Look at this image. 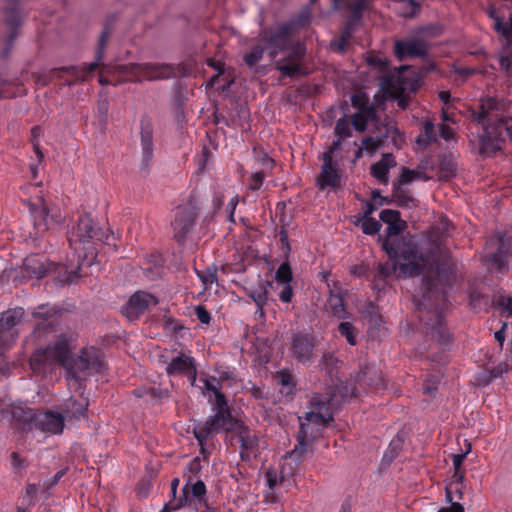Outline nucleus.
I'll use <instances>...</instances> for the list:
<instances>
[{"instance_id":"f257e3e1","label":"nucleus","mask_w":512,"mask_h":512,"mask_svg":"<svg viewBox=\"0 0 512 512\" xmlns=\"http://www.w3.org/2000/svg\"><path fill=\"white\" fill-rule=\"evenodd\" d=\"M472 122L481 124L478 150L482 157H492L512 142V111L506 98H479L467 110Z\"/></svg>"},{"instance_id":"f03ea898","label":"nucleus","mask_w":512,"mask_h":512,"mask_svg":"<svg viewBox=\"0 0 512 512\" xmlns=\"http://www.w3.org/2000/svg\"><path fill=\"white\" fill-rule=\"evenodd\" d=\"M453 269L441 264L437 267L436 277L424 276L422 298L417 303L419 319L424 324L426 333L440 344H447L452 336L444 321L447 308L445 286L451 284Z\"/></svg>"},{"instance_id":"7ed1b4c3","label":"nucleus","mask_w":512,"mask_h":512,"mask_svg":"<svg viewBox=\"0 0 512 512\" xmlns=\"http://www.w3.org/2000/svg\"><path fill=\"white\" fill-rule=\"evenodd\" d=\"M347 393L338 395L335 389H328L325 393H315L310 399L311 411L305 415V422L300 423L298 438L310 441L314 436L312 423L319 426H328L332 422L333 414L340 406Z\"/></svg>"},{"instance_id":"20e7f679","label":"nucleus","mask_w":512,"mask_h":512,"mask_svg":"<svg viewBox=\"0 0 512 512\" xmlns=\"http://www.w3.org/2000/svg\"><path fill=\"white\" fill-rule=\"evenodd\" d=\"M173 74V68L169 65L131 63L128 65H117L113 68H103L100 71L98 80L101 85H116L122 80H152L168 78Z\"/></svg>"},{"instance_id":"39448f33","label":"nucleus","mask_w":512,"mask_h":512,"mask_svg":"<svg viewBox=\"0 0 512 512\" xmlns=\"http://www.w3.org/2000/svg\"><path fill=\"white\" fill-rule=\"evenodd\" d=\"M110 238L109 233L98 227L89 214H79L77 220L74 224H72L69 232H68V242L71 248L78 253V264L80 266L82 263L80 260L84 261L89 256L93 258L94 249L91 246L83 247L84 253L80 252L81 245L90 244L92 241L99 242H108Z\"/></svg>"},{"instance_id":"423d86ee","label":"nucleus","mask_w":512,"mask_h":512,"mask_svg":"<svg viewBox=\"0 0 512 512\" xmlns=\"http://www.w3.org/2000/svg\"><path fill=\"white\" fill-rule=\"evenodd\" d=\"M80 264L76 268H69L61 263L52 262L44 255H28L22 264L24 276L31 279H42L50 274L55 275L61 283H72L79 276Z\"/></svg>"},{"instance_id":"0eeeda50","label":"nucleus","mask_w":512,"mask_h":512,"mask_svg":"<svg viewBox=\"0 0 512 512\" xmlns=\"http://www.w3.org/2000/svg\"><path fill=\"white\" fill-rule=\"evenodd\" d=\"M423 82V72L402 66L380 77L382 96H402L416 92Z\"/></svg>"},{"instance_id":"6e6552de","label":"nucleus","mask_w":512,"mask_h":512,"mask_svg":"<svg viewBox=\"0 0 512 512\" xmlns=\"http://www.w3.org/2000/svg\"><path fill=\"white\" fill-rule=\"evenodd\" d=\"M29 206L37 236H41L52 225L61 222L60 212L57 209H50L43 195L37 196Z\"/></svg>"},{"instance_id":"1a4fd4ad","label":"nucleus","mask_w":512,"mask_h":512,"mask_svg":"<svg viewBox=\"0 0 512 512\" xmlns=\"http://www.w3.org/2000/svg\"><path fill=\"white\" fill-rule=\"evenodd\" d=\"M316 337L313 332H295L290 338L289 353L298 363L310 365L314 360Z\"/></svg>"},{"instance_id":"9d476101","label":"nucleus","mask_w":512,"mask_h":512,"mask_svg":"<svg viewBox=\"0 0 512 512\" xmlns=\"http://www.w3.org/2000/svg\"><path fill=\"white\" fill-rule=\"evenodd\" d=\"M197 217V207L191 202L177 208L171 227L174 238L179 244L185 243L187 236L195 226Z\"/></svg>"},{"instance_id":"9b49d317","label":"nucleus","mask_w":512,"mask_h":512,"mask_svg":"<svg viewBox=\"0 0 512 512\" xmlns=\"http://www.w3.org/2000/svg\"><path fill=\"white\" fill-rule=\"evenodd\" d=\"M74 369L69 374L76 380H81L85 375L99 373L104 368L99 351L94 348H84L77 359L73 361Z\"/></svg>"},{"instance_id":"f8f14e48","label":"nucleus","mask_w":512,"mask_h":512,"mask_svg":"<svg viewBox=\"0 0 512 512\" xmlns=\"http://www.w3.org/2000/svg\"><path fill=\"white\" fill-rule=\"evenodd\" d=\"M24 315V309L16 307L3 312L0 317V349H7L16 340L15 326Z\"/></svg>"},{"instance_id":"ddd939ff","label":"nucleus","mask_w":512,"mask_h":512,"mask_svg":"<svg viewBox=\"0 0 512 512\" xmlns=\"http://www.w3.org/2000/svg\"><path fill=\"white\" fill-rule=\"evenodd\" d=\"M382 249L386 252L389 260H422L417 246L404 238L395 240L383 239Z\"/></svg>"},{"instance_id":"4468645a","label":"nucleus","mask_w":512,"mask_h":512,"mask_svg":"<svg viewBox=\"0 0 512 512\" xmlns=\"http://www.w3.org/2000/svg\"><path fill=\"white\" fill-rule=\"evenodd\" d=\"M72 334H60L53 345H48L47 349L57 364L63 366L67 372L74 369L72 357Z\"/></svg>"},{"instance_id":"2eb2a0df","label":"nucleus","mask_w":512,"mask_h":512,"mask_svg":"<svg viewBox=\"0 0 512 512\" xmlns=\"http://www.w3.org/2000/svg\"><path fill=\"white\" fill-rule=\"evenodd\" d=\"M352 106L358 111L351 116L350 122L355 130L364 132L367 124L377 118V112L374 105H370V98H350Z\"/></svg>"},{"instance_id":"dca6fc26","label":"nucleus","mask_w":512,"mask_h":512,"mask_svg":"<svg viewBox=\"0 0 512 512\" xmlns=\"http://www.w3.org/2000/svg\"><path fill=\"white\" fill-rule=\"evenodd\" d=\"M157 299L146 292L138 291L134 293L125 306L122 307V314L130 321L136 320L144 314L151 305L155 306Z\"/></svg>"},{"instance_id":"f3484780","label":"nucleus","mask_w":512,"mask_h":512,"mask_svg":"<svg viewBox=\"0 0 512 512\" xmlns=\"http://www.w3.org/2000/svg\"><path fill=\"white\" fill-rule=\"evenodd\" d=\"M233 427L227 425L226 423H222L219 417H209L205 422H201L196 424L193 427V435L196 438L199 446L201 454L205 453V445L208 439L220 432L221 430L229 431Z\"/></svg>"},{"instance_id":"a211bd4d","label":"nucleus","mask_w":512,"mask_h":512,"mask_svg":"<svg viewBox=\"0 0 512 512\" xmlns=\"http://www.w3.org/2000/svg\"><path fill=\"white\" fill-rule=\"evenodd\" d=\"M65 427V417L62 413L53 410H38L36 429L49 435H59Z\"/></svg>"},{"instance_id":"6ab92c4d","label":"nucleus","mask_w":512,"mask_h":512,"mask_svg":"<svg viewBox=\"0 0 512 512\" xmlns=\"http://www.w3.org/2000/svg\"><path fill=\"white\" fill-rule=\"evenodd\" d=\"M61 315L62 309L56 305H39L32 312V316L39 320V323L35 327V332H45L58 325Z\"/></svg>"},{"instance_id":"aec40b11","label":"nucleus","mask_w":512,"mask_h":512,"mask_svg":"<svg viewBox=\"0 0 512 512\" xmlns=\"http://www.w3.org/2000/svg\"><path fill=\"white\" fill-rule=\"evenodd\" d=\"M110 30L105 28L101 33L99 41H98V49L96 51V60L91 62L90 64L82 65V66H73L70 68H65L66 72L71 76H74L76 79L85 80L88 78L90 73H92L96 68H98L100 61L103 58V52L106 45V42L110 36Z\"/></svg>"},{"instance_id":"412c9836","label":"nucleus","mask_w":512,"mask_h":512,"mask_svg":"<svg viewBox=\"0 0 512 512\" xmlns=\"http://www.w3.org/2000/svg\"><path fill=\"white\" fill-rule=\"evenodd\" d=\"M323 161L321 172L316 178L317 187L324 190L327 187L338 188L340 187L341 175L337 169V161L328 159V157L320 158Z\"/></svg>"},{"instance_id":"4be33fe9","label":"nucleus","mask_w":512,"mask_h":512,"mask_svg":"<svg viewBox=\"0 0 512 512\" xmlns=\"http://www.w3.org/2000/svg\"><path fill=\"white\" fill-rule=\"evenodd\" d=\"M37 412L32 408L13 406L11 409V422L19 432L28 433L36 429Z\"/></svg>"},{"instance_id":"5701e85b","label":"nucleus","mask_w":512,"mask_h":512,"mask_svg":"<svg viewBox=\"0 0 512 512\" xmlns=\"http://www.w3.org/2000/svg\"><path fill=\"white\" fill-rule=\"evenodd\" d=\"M346 291L343 290L339 282L335 281L333 288L330 289L329 297L326 303L327 311L338 319H347L350 317L345 307Z\"/></svg>"},{"instance_id":"b1692460","label":"nucleus","mask_w":512,"mask_h":512,"mask_svg":"<svg viewBox=\"0 0 512 512\" xmlns=\"http://www.w3.org/2000/svg\"><path fill=\"white\" fill-rule=\"evenodd\" d=\"M305 50L301 45L293 47L289 51L288 58L278 63L277 69L283 76L296 77L304 74L301 68L302 58Z\"/></svg>"},{"instance_id":"393cba45","label":"nucleus","mask_w":512,"mask_h":512,"mask_svg":"<svg viewBox=\"0 0 512 512\" xmlns=\"http://www.w3.org/2000/svg\"><path fill=\"white\" fill-rule=\"evenodd\" d=\"M142 166L148 168L153 159V124L148 117H143L140 122Z\"/></svg>"},{"instance_id":"a878e982","label":"nucleus","mask_w":512,"mask_h":512,"mask_svg":"<svg viewBox=\"0 0 512 512\" xmlns=\"http://www.w3.org/2000/svg\"><path fill=\"white\" fill-rule=\"evenodd\" d=\"M395 56L399 60L405 57H422L427 54L428 46L425 41L419 39L395 41Z\"/></svg>"},{"instance_id":"bb28decb","label":"nucleus","mask_w":512,"mask_h":512,"mask_svg":"<svg viewBox=\"0 0 512 512\" xmlns=\"http://www.w3.org/2000/svg\"><path fill=\"white\" fill-rule=\"evenodd\" d=\"M489 15L493 20L495 30L506 40L508 45L512 44V12L491 8Z\"/></svg>"},{"instance_id":"cd10ccee","label":"nucleus","mask_w":512,"mask_h":512,"mask_svg":"<svg viewBox=\"0 0 512 512\" xmlns=\"http://www.w3.org/2000/svg\"><path fill=\"white\" fill-rule=\"evenodd\" d=\"M290 30L291 27L289 25H280L271 33L270 37L266 39L267 48L272 57H276L279 52L288 49Z\"/></svg>"},{"instance_id":"c85d7f7f","label":"nucleus","mask_w":512,"mask_h":512,"mask_svg":"<svg viewBox=\"0 0 512 512\" xmlns=\"http://www.w3.org/2000/svg\"><path fill=\"white\" fill-rule=\"evenodd\" d=\"M206 485L202 480H198L195 483H191V479H189L185 485L182 487V495L180 497H187V506H191L194 504L195 509H197V505L206 506Z\"/></svg>"},{"instance_id":"c756f323","label":"nucleus","mask_w":512,"mask_h":512,"mask_svg":"<svg viewBox=\"0 0 512 512\" xmlns=\"http://www.w3.org/2000/svg\"><path fill=\"white\" fill-rule=\"evenodd\" d=\"M240 458L244 462H251L259 454V438L252 434L248 429H244L239 434Z\"/></svg>"},{"instance_id":"7c9ffc66","label":"nucleus","mask_w":512,"mask_h":512,"mask_svg":"<svg viewBox=\"0 0 512 512\" xmlns=\"http://www.w3.org/2000/svg\"><path fill=\"white\" fill-rule=\"evenodd\" d=\"M54 364H57V362L51 356L47 347L36 350L30 358L31 369L37 374L52 370Z\"/></svg>"},{"instance_id":"2f4dec72","label":"nucleus","mask_w":512,"mask_h":512,"mask_svg":"<svg viewBox=\"0 0 512 512\" xmlns=\"http://www.w3.org/2000/svg\"><path fill=\"white\" fill-rule=\"evenodd\" d=\"M396 164L393 154L385 153L378 162L371 165L370 173L381 184H387L389 170L395 167Z\"/></svg>"},{"instance_id":"473e14b6","label":"nucleus","mask_w":512,"mask_h":512,"mask_svg":"<svg viewBox=\"0 0 512 512\" xmlns=\"http://www.w3.org/2000/svg\"><path fill=\"white\" fill-rule=\"evenodd\" d=\"M88 403L86 400H77L70 398L64 401L60 408L65 419L70 420H79L81 417L85 416L87 412Z\"/></svg>"},{"instance_id":"72a5a7b5","label":"nucleus","mask_w":512,"mask_h":512,"mask_svg":"<svg viewBox=\"0 0 512 512\" xmlns=\"http://www.w3.org/2000/svg\"><path fill=\"white\" fill-rule=\"evenodd\" d=\"M190 371H196L194 365V358L186 356L183 353L173 358L166 368V372L169 376L186 374L189 373Z\"/></svg>"},{"instance_id":"f704fd0d","label":"nucleus","mask_w":512,"mask_h":512,"mask_svg":"<svg viewBox=\"0 0 512 512\" xmlns=\"http://www.w3.org/2000/svg\"><path fill=\"white\" fill-rule=\"evenodd\" d=\"M213 411L215 414L212 417H219L222 423L233 427V418L227 404V399L221 391L214 395Z\"/></svg>"},{"instance_id":"c9c22d12","label":"nucleus","mask_w":512,"mask_h":512,"mask_svg":"<svg viewBox=\"0 0 512 512\" xmlns=\"http://www.w3.org/2000/svg\"><path fill=\"white\" fill-rule=\"evenodd\" d=\"M437 141L434 123L430 120L425 121L423 132L416 138V145L419 149H426L430 144Z\"/></svg>"},{"instance_id":"e433bc0d","label":"nucleus","mask_w":512,"mask_h":512,"mask_svg":"<svg viewBox=\"0 0 512 512\" xmlns=\"http://www.w3.org/2000/svg\"><path fill=\"white\" fill-rule=\"evenodd\" d=\"M339 364V359L332 352L324 353L319 361L320 369L325 371L332 380L334 377H337Z\"/></svg>"},{"instance_id":"4c0bfd02","label":"nucleus","mask_w":512,"mask_h":512,"mask_svg":"<svg viewBox=\"0 0 512 512\" xmlns=\"http://www.w3.org/2000/svg\"><path fill=\"white\" fill-rule=\"evenodd\" d=\"M469 305L476 311H487L491 305L489 295L472 289L469 294Z\"/></svg>"},{"instance_id":"58836bf2","label":"nucleus","mask_w":512,"mask_h":512,"mask_svg":"<svg viewBox=\"0 0 512 512\" xmlns=\"http://www.w3.org/2000/svg\"><path fill=\"white\" fill-rule=\"evenodd\" d=\"M424 264L419 260H407L405 263L398 262L399 274L403 277L418 276L423 272Z\"/></svg>"},{"instance_id":"ea45409f","label":"nucleus","mask_w":512,"mask_h":512,"mask_svg":"<svg viewBox=\"0 0 512 512\" xmlns=\"http://www.w3.org/2000/svg\"><path fill=\"white\" fill-rule=\"evenodd\" d=\"M276 379L282 386L281 393L290 395L295 389V381L293 375L288 370H281L277 373Z\"/></svg>"},{"instance_id":"a19ab883","label":"nucleus","mask_w":512,"mask_h":512,"mask_svg":"<svg viewBox=\"0 0 512 512\" xmlns=\"http://www.w3.org/2000/svg\"><path fill=\"white\" fill-rule=\"evenodd\" d=\"M366 0H333L335 8L346 6L352 13L353 18L359 19L361 17L362 9Z\"/></svg>"},{"instance_id":"79ce46f5","label":"nucleus","mask_w":512,"mask_h":512,"mask_svg":"<svg viewBox=\"0 0 512 512\" xmlns=\"http://www.w3.org/2000/svg\"><path fill=\"white\" fill-rule=\"evenodd\" d=\"M275 280L278 284H290L293 280V273L288 258L277 268Z\"/></svg>"},{"instance_id":"37998d69","label":"nucleus","mask_w":512,"mask_h":512,"mask_svg":"<svg viewBox=\"0 0 512 512\" xmlns=\"http://www.w3.org/2000/svg\"><path fill=\"white\" fill-rule=\"evenodd\" d=\"M334 134L344 140L352 136V124L346 115L336 121Z\"/></svg>"},{"instance_id":"c03bdc74","label":"nucleus","mask_w":512,"mask_h":512,"mask_svg":"<svg viewBox=\"0 0 512 512\" xmlns=\"http://www.w3.org/2000/svg\"><path fill=\"white\" fill-rule=\"evenodd\" d=\"M308 444L309 441L297 437V444L292 451L287 453V457L296 463H300L307 457Z\"/></svg>"},{"instance_id":"a18cd8bd","label":"nucleus","mask_w":512,"mask_h":512,"mask_svg":"<svg viewBox=\"0 0 512 512\" xmlns=\"http://www.w3.org/2000/svg\"><path fill=\"white\" fill-rule=\"evenodd\" d=\"M339 334L344 337L347 342L354 346L357 344V330L351 322L343 321L338 325Z\"/></svg>"},{"instance_id":"49530a36","label":"nucleus","mask_w":512,"mask_h":512,"mask_svg":"<svg viewBox=\"0 0 512 512\" xmlns=\"http://www.w3.org/2000/svg\"><path fill=\"white\" fill-rule=\"evenodd\" d=\"M398 271V261L390 260V262L379 263L376 268V277L385 280Z\"/></svg>"},{"instance_id":"de8ad7c7","label":"nucleus","mask_w":512,"mask_h":512,"mask_svg":"<svg viewBox=\"0 0 512 512\" xmlns=\"http://www.w3.org/2000/svg\"><path fill=\"white\" fill-rule=\"evenodd\" d=\"M360 382H364L368 386L374 389H382L384 388V380L381 374H378L376 371H365L363 373V377L360 378Z\"/></svg>"},{"instance_id":"09e8293b","label":"nucleus","mask_w":512,"mask_h":512,"mask_svg":"<svg viewBox=\"0 0 512 512\" xmlns=\"http://www.w3.org/2000/svg\"><path fill=\"white\" fill-rule=\"evenodd\" d=\"M367 63L372 66L373 68L375 69H378L380 72H383L385 75L386 73V70H387V67H388V60L387 58L379 55V54H374V53H371L367 56Z\"/></svg>"},{"instance_id":"8fccbe9b","label":"nucleus","mask_w":512,"mask_h":512,"mask_svg":"<svg viewBox=\"0 0 512 512\" xmlns=\"http://www.w3.org/2000/svg\"><path fill=\"white\" fill-rule=\"evenodd\" d=\"M407 227V224L402 219H399L397 222L392 223L387 226L386 228V237L383 238L382 235H379V241L383 242V239H389L391 240L392 237L398 236L403 230H405Z\"/></svg>"},{"instance_id":"3c124183","label":"nucleus","mask_w":512,"mask_h":512,"mask_svg":"<svg viewBox=\"0 0 512 512\" xmlns=\"http://www.w3.org/2000/svg\"><path fill=\"white\" fill-rule=\"evenodd\" d=\"M464 485H456L448 483L445 487L446 500L448 502H455L454 500H461L463 498Z\"/></svg>"},{"instance_id":"603ef678","label":"nucleus","mask_w":512,"mask_h":512,"mask_svg":"<svg viewBox=\"0 0 512 512\" xmlns=\"http://www.w3.org/2000/svg\"><path fill=\"white\" fill-rule=\"evenodd\" d=\"M10 464L16 473H21L28 467L29 461L26 457L21 456L18 452L14 451L10 456Z\"/></svg>"},{"instance_id":"864d4df0","label":"nucleus","mask_w":512,"mask_h":512,"mask_svg":"<svg viewBox=\"0 0 512 512\" xmlns=\"http://www.w3.org/2000/svg\"><path fill=\"white\" fill-rule=\"evenodd\" d=\"M361 228L364 234L375 235L380 231L381 224L379 221L372 217H366L363 218Z\"/></svg>"},{"instance_id":"5fc2aeb1","label":"nucleus","mask_w":512,"mask_h":512,"mask_svg":"<svg viewBox=\"0 0 512 512\" xmlns=\"http://www.w3.org/2000/svg\"><path fill=\"white\" fill-rule=\"evenodd\" d=\"M243 98H229L230 105L235 108H239L235 114H232L231 117H238L240 119H246L249 116V111L247 108V104L242 102Z\"/></svg>"},{"instance_id":"6e6d98bb","label":"nucleus","mask_w":512,"mask_h":512,"mask_svg":"<svg viewBox=\"0 0 512 512\" xmlns=\"http://www.w3.org/2000/svg\"><path fill=\"white\" fill-rule=\"evenodd\" d=\"M403 442H404L403 438L399 434L396 435L391 440L389 447L384 454V457L389 458L390 460L395 458L397 456L398 452L402 449Z\"/></svg>"},{"instance_id":"4d7b16f0","label":"nucleus","mask_w":512,"mask_h":512,"mask_svg":"<svg viewBox=\"0 0 512 512\" xmlns=\"http://www.w3.org/2000/svg\"><path fill=\"white\" fill-rule=\"evenodd\" d=\"M42 135V128L40 126H34L32 129H31V143L33 145V148H34V151L39 159V161H41L43 159V153L40 149V143H39V138L40 136Z\"/></svg>"},{"instance_id":"13d9d810","label":"nucleus","mask_w":512,"mask_h":512,"mask_svg":"<svg viewBox=\"0 0 512 512\" xmlns=\"http://www.w3.org/2000/svg\"><path fill=\"white\" fill-rule=\"evenodd\" d=\"M379 218L382 222L386 223L387 226L397 222L399 219H401V214L398 210L393 209H383L380 212Z\"/></svg>"},{"instance_id":"bf43d9fd","label":"nucleus","mask_w":512,"mask_h":512,"mask_svg":"<svg viewBox=\"0 0 512 512\" xmlns=\"http://www.w3.org/2000/svg\"><path fill=\"white\" fill-rule=\"evenodd\" d=\"M265 177L266 175L264 174L263 171H258L251 174V176L248 179L249 189L252 191H258L262 187Z\"/></svg>"},{"instance_id":"052dcab7","label":"nucleus","mask_w":512,"mask_h":512,"mask_svg":"<svg viewBox=\"0 0 512 512\" xmlns=\"http://www.w3.org/2000/svg\"><path fill=\"white\" fill-rule=\"evenodd\" d=\"M263 52V47L258 45L244 56V60L250 67H252L262 58Z\"/></svg>"},{"instance_id":"680f3d73","label":"nucleus","mask_w":512,"mask_h":512,"mask_svg":"<svg viewBox=\"0 0 512 512\" xmlns=\"http://www.w3.org/2000/svg\"><path fill=\"white\" fill-rule=\"evenodd\" d=\"M187 507V497H179L177 500H172L166 503L160 512H172L181 508Z\"/></svg>"},{"instance_id":"e2e57ef3","label":"nucleus","mask_w":512,"mask_h":512,"mask_svg":"<svg viewBox=\"0 0 512 512\" xmlns=\"http://www.w3.org/2000/svg\"><path fill=\"white\" fill-rule=\"evenodd\" d=\"M421 178V173L416 170H411L409 168L403 167L400 174V183L408 184L416 179Z\"/></svg>"},{"instance_id":"0e129e2a","label":"nucleus","mask_w":512,"mask_h":512,"mask_svg":"<svg viewBox=\"0 0 512 512\" xmlns=\"http://www.w3.org/2000/svg\"><path fill=\"white\" fill-rule=\"evenodd\" d=\"M394 196L396 198L397 204L401 207L409 208L415 205V199L399 189L394 192Z\"/></svg>"},{"instance_id":"69168bd1","label":"nucleus","mask_w":512,"mask_h":512,"mask_svg":"<svg viewBox=\"0 0 512 512\" xmlns=\"http://www.w3.org/2000/svg\"><path fill=\"white\" fill-rule=\"evenodd\" d=\"M512 368V363L508 360L499 363L490 370V376L493 379L501 377L504 373H507Z\"/></svg>"},{"instance_id":"338daca9","label":"nucleus","mask_w":512,"mask_h":512,"mask_svg":"<svg viewBox=\"0 0 512 512\" xmlns=\"http://www.w3.org/2000/svg\"><path fill=\"white\" fill-rule=\"evenodd\" d=\"M383 144V140L374 137H365L362 139V147L369 152L376 151Z\"/></svg>"},{"instance_id":"774afa93","label":"nucleus","mask_w":512,"mask_h":512,"mask_svg":"<svg viewBox=\"0 0 512 512\" xmlns=\"http://www.w3.org/2000/svg\"><path fill=\"white\" fill-rule=\"evenodd\" d=\"M499 306L501 307V314L505 317L512 318V298L511 297H501L499 299Z\"/></svg>"}]
</instances>
